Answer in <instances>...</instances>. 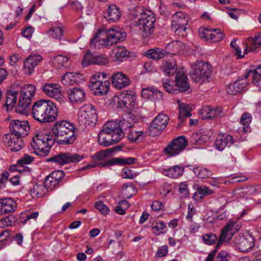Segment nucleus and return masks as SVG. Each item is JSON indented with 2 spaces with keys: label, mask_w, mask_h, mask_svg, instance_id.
Returning a JSON list of instances; mask_svg holds the SVG:
<instances>
[{
  "label": "nucleus",
  "mask_w": 261,
  "mask_h": 261,
  "mask_svg": "<svg viewBox=\"0 0 261 261\" xmlns=\"http://www.w3.org/2000/svg\"><path fill=\"white\" fill-rule=\"evenodd\" d=\"M232 137L229 135H219L215 141L216 148L219 151H222L226 147H230L233 144Z\"/></svg>",
  "instance_id": "obj_23"
},
{
  "label": "nucleus",
  "mask_w": 261,
  "mask_h": 261,
  "mask_svg": "<svg viewBox=\"0 0 261 261\" xmlns=\"http://www.w3.org/2000/svg\"><path fill=\"white\" fill-rule=\"evenodd\" d=\"M112 78L113 85L118 89L126 87L130 84V80L122 72L114 73Z\"/></svg>",
  "instance_id": "obj_24"
},
{
  "label": "nucleus",
  "mask_w": 261,
  "mask_h": 261,
  "mask_svg": "<svg viewBox=\"0 0 261 261\" xmlns=\"http://www.w3.org/2000/svg\"><path fill=\"white\" fill-rule=\"evenodd\" d=\"M9 127L11 132L9 135L22 137H25L28 135L30 129L28 121L19 120H13L10 123Z\"/></svg>",
  "instance_id": "obj_14"
},
{
  "label": "nucleus",
  "mask_w": 261,
  "mask_h": 261,
  "mask_svg": "<svg viewBox=\"0 0 261 261\" xmlns=\"http://www.w3.org/2000/svg\"><path fill=\"white\" fill-rule=\"evenodd\" d=\"M32 101V98L29 97L20 95L18 103L16 108V112L18 113L25 114L30 110L29 106Z\"/></svg>",
  "instance_id": "obj_31"
},
{
  "label": "nucleus",
  "mask_w": 261,
  "mask_h": 261,
  "mask_svg": "<svg viewBox=\"0 0 261 261\" xmlns=\"http://www.w3.org/2000/svg\"><path fill=\"white\" fill-rule=\"evenodd\" d=\"M65 173L62 170H56L52 172L45 179V184L52 190L62 181Z\"/></svg>",
  "instance_id": "obj_18"
},
{
  "label": "nucleus",
  "mask_w": 261,
  "mask_h": 261,
  "mask_svg": "<svg viewBox=\"0 0 261 261\" xmlns=\"http://www.w3.org/2000/svg\"><path fill=\"white\" fill-rule=\"evenodd\" d=\"M184 172V168L178 165L174 166L171 168L165 169L163 174L170 178H177L181 176Z\"/></svg>",
  "instance_id": "obj_35"
},
{
  "label": "nucleus",
  "mask_w": 261,
  "mask_h": 261,
  "mask_svg": "<svg viewBox=\"0 0 261 261\" xmlns=\"http://www.w3.org/2000/svg\"><path fill=\"white\" fill-rule=\"evenodd\" d=\"M154 93H159V96L160 97H162V92L156 90L154 89L153 88H147L145 89H143L142 91V96L144 98L148 99L150 98L151 97H152Z\"/></svg>",
  "instance_id": "obj_52"
},
{
  "label": "nucleus",
  "mask_w": 261,
  "mask_h": 261,
  "mask_svg": "<svg viewBox=\"0 0 261 261\" xmlns=\"http://www.w3.org/2000/svg\"><path fill=\"white\" fill-rule=\"evenodd\" d=\"M121 16V14L119 8L115 5H109L104 14V17L110 23L117 22Z\"/></svg>",
  "instance_id": "obj_22"
},
{
  "label": "nucleus",
  "mask_w": 261,
  "mask_h": 261,
  "mask_svg": "<svg viewBox=\"0 0 261 261\" xmlns=\"http://www.w3.org/2000/svg\"><path fill=\"white\" fill-rule=\"evenodd\" d=\"M48 33L53 38L60 39L63 34V31L60 27H53Z\"/></svg>",
  "instance_id": "obj_54"
},
{
  "label": "nucleus",
  "mask_w": 261,
  "mask_h": 261,
  "mask_svg": "<svg viewBox=\"0 0 261 261\" xmlns=\"http://www.w3.org/2000/svg\"><path fill=\"white\" fill-rule=\"evenodd\" d=\"M233 227V224L229 223L222 230L219 240L215 234L208 233L202 236L203 241L206 245H213L218 241L216 246V249H217L222 245L224 241H229L232 237L233 232L232 229Z\"/></svg>",
  "instance_id": "obj_7"
},
{
  "label": "nucleus",
  "mask_w": 261,
  "mask_h": 261,
  "mask_svg": "<svg viewBox=\"0 0 261 261\" xmlns=\"http://www.w3.org/2000/svg\"><path fill=\"white\" fill-rule=\"evenodd\" d=\"M260 36L257 35L254 38L249 37L246 43V48L244 51V54H247L248 51H253L256 49L257 46H259L260 41L259 40Z\"/></svg>",
  "instance_id": "obj_42"
},
{
  "label": "nucleus",
  "mask_w": 261,
  "mask_h": 261,
  "mask_svg": "<svg viewBox=\"0 0 261 261\" xmlns=\"http://www.w3.org/2000/svg\"><path fill=\"white\" fill-rule=\"evenodd\" d=\"M188 145L185 136H179L173 140L165 148V153L170 156L176 155L181 153Z\"/></svg>",
  "instance_id": "obj_10"
},
{
  "label": "nucleus",
  "mask_w": 261,
  "mask_h": 261,
  "mask_svg": "<svg viewBox=\"0 0 261 261\" xmlns=\"http://www.w3.org/2000/svg\"><path fill=\"white\" fill-rule=\"evenodd\" d=\"M225 37V35L219 29L212 30L210 39L214 42H218L222 40Z\"/></svg>",
  "instance_id": "obj_50"
},
{
  "label": "nucleus",
  "mask_w": 261,
  "mask_h": 261,
  "mask_svg": "<svg viewBox=\"0 0 261 261\" xmlns=\"http://www.w3.org/2000/svg\"><path fill=\"white\" fill-rule=\"evenodd\" d=\"M132 13L134 15V18H138V20L149 19V17L151 16L153 18H155L154 15L151 11L147 9L144 10L141 7L134 8Z\"/></svg>",
  "instance_id": "obj_32"
},
{
  "label": "nucleus",
  "mask_w": 261,
  "mask_h": 261,
  "mask_svg": "<svg viewBox=\"0 0 261 261\" xmlns=\"http://www.w3.org/2000/svg\"><path fill=\"white\" fill-rule=\"evenodd\" d=\"M78 120L81 125H95L97 121V115L94 106L89 105L81 109L78 113Z\"/></svg>",
  "instance_id": "obj_8"
},
{
  "label": "nucleus",
  "mask_w": 261,
  "mask_h": 261,
  "mask_svg": "<svg viewBox=\"0 0 261 261\" xmlns=\"http://www.w3.org/2000/svg\"><path fill=\"white\" fill-rule=\"evenodd\" d=\"M89 86L95 95L101 96L108 92L110 83L107 80L102 82V80H97L96 76H93L90 79Z\"/></svg>",
  "instance_id": "obj_12"
},
{
  "label": "nucleus",
  "mask_w": 261,
  "mask_h": 261,
  "mask_svg": "<svg viewBox=\"0 0 261 261\" xmlns=\"http://www.w3.org/2000/svg\"><path fill=\"white\" fill-rule=\"evenodd\" d=\"M250 74L252 75V83L257 87L261 88V65L258 66L255 70H250L246 73L245 79H247Z\"/></svg>",
  "instance_id": "obj_37"
},
{
  "label": "nucleus",
  "mask_w": 261,
  "mask_h": 261,
  "mask_svg": "<svg viewBox=\"0 0 261 261\" xmlns=\"http://www.w3.org/2000/svg\"><path fill=\"white\" fill-rule=\"evenodd\" d=\"M84 158L83 154L77 153L61 152L57 154L46 160V161L52 162L59 165H64L69 163H77Z\"/></svg>",
  "instance_id": "obj_9"
},
{
  "label": "nucleus",
  "mask_w": 261,
  "mask_h": 261,
  "mask_svg": "<svg viewBox=\"0 0 261 261\" xmlns=\"http://www.w3.org/2000/svg\"><path fill=\"white\" fill-rule=\"evenodd\" d=\"M238 249L242 252H247L254 246V239L251 234L239 236L234 240Z\"/></svg>",
  "instance_id": "obj_15"
},
{
  "label": "nucleus",
  "mask_w": 261,
  "mask_h": 261,
  "mask_svg": "<svg viewBox=\"0 0 261 261\" xmlns=\"http://www.w3.org/2000/svg\"><path fill=\"white\" fill-rule=\"evenodd\" d=\"M111 148H109L105 150L100 151L95 153L92 156L93 161L94 162L100 163V161H105V159L111 154Z\"/></svg>",
  "instance_id": "obj_48"
},
{
  "label": "nucleus",
  "mask_w": 261,
  "mask_h": 261,
  "mask_svg": "<svg viewBox=\"0 0 261 261\" xmlns=\"http://www.w3.org/2000/svg\"><path fill=\"white\" fill-rule=\"evenodd\" d=\"M36 91V88L34 85L27 84L24 85L21 89V95L23 96L29 97L32 98Z\"/></svg>",
  "instance_id": "obj_49"
},
{
  "label": "nucleus",
  "mask_w": 261,
  "mask_h": 261,
  "mask_svg": "<svg viewBox=\"0 0 261 261\" xmlns=\"http://www.w3.org/2000/svg\"><path fill=\"white\" fill-rule=\"evenodd\" d=\"M165 227L166 224L163 222L161 221L156 223L155 226L152 227V232L156 235H159L163 232L162 230L165 229Z\"/></svg>",
  "instance_id": "obj_60"
},
{
  "label": "nucleus",
  "mask_w": 261,
  "mask_h": 261,
  "mask_svg": "<svg viewBox=\"0 0 261 261\" xmlns=\"http://www.w3.org/2000/svg\"><path fill=\"white\" fill-rule=\"evenodd\" d=\"M68 61V58L66 56H64L61 55H58L54 59V63L55 65L57 64L58 67L65 66V64Z\"/></svg>",
  "instance_id": "obj_55"
},
{
  "label": "nucleus",
  "mask_w": 261,
  "mask_h": 261,
  "mask_svg": "<svg viewBox=\"0 0 261 261\" xmlns=\"http://www.w3.org/2000/svg\"><path fill=\"white\" fill-rule=\"evenodd\" d=\"M15 217L10 215L0 220V227H5L12 226L15 224Z\"/></svg>",
  "instance_id": "obj_53"
},
{
  "label": "nucleus",
  "mask_w": 261,
  "mask_h": 261,
  "mask_svg": "<svg viewBox=\"0 0 261 261\" xmlns=\"http://www.w3.org/2000/svg\"><path fill=\"white\" fill-rule=\"evenodd\" d=\"M193 172L199 178H207L211 175V172L206 168L196 167L193 169Z\"/></svg>",
  "instance_id": "obj_51"
},
{
  "label": "nucleus",
  "mask_w": 261,
  "mask_h": 261,
  "mask_svg": "<svg viewBox=\"0 0 261 261\" xmlns=\"http://www.w3.org/2000/svg\"><path fill=\"white\" fill-rule=\"evenodd\" d=\"M23 137L22 136L7 134L5 135L3 141L12 151L16 152L20 150L24 146Z\"/></svg>",
  "instance_id": "obj_17"
},
{
  "label": "nucleus",
  "mask_w": 261,
  "mask_h": 261,
  "mask_svg": "<svg viewBox=\"0 0 261 261\" xmlns=\"http://www.w3.org/2000/svg\"><path fill=\"white\" fill-rule=\"evenodd\" d=\"M49 189V187H47L45 184V181L43 184H36L31 190L30 194L33 198H38L45 195Z\"/></svg>",
  "instance_id": "obj_34"
},
{
  "label": "nucleus",
  "mask_w": 261,
  "mask_h": 261,
  "mask_svg": "<svg viewBox=\"0 0 261 261\" xmlns=\"http://www.w3.org/2000/svg\"><path fill=\"white\" fill-rule=\"evenodd\" d=\"M136 158L129 157L127 158H115L107 161L108 165H132L135 163Z\"/></svg>",
  "instance_id": "obj_41"
},
{
  "label": "nucleus",
  "mask_w": 261,
  "mask_h": 261,
  "mask_svg": "<svg viewBox=\"0 0 261 261\" xmlns=\"http://www.w3.org/2000/svg\"><path fill=\"white\" fill-rule=\"evenodd\" d=\"M41 60L42 57L39 55H30L24 62L25 72H28L30 74H31L33 72L35 67Z\"/></svg>",
  "instance_id": "obj_25"
},
{
  "label": "nucleus",
  "mask_w": 261,
  "mask_h": 261,
  "mask_svg": "<svg viewBox=\"0 0 261 261\" xmlns=\"http://www.w3.org/2000/svg\"><path fill=\"white\" fill-rule=\"evenodd\" d=\"M113 52L115 56V61L118 63L122 62L129 54V51L125 47L120 46L115 47Z\"/></svg>",
  "instance_id": "obj_39"
},
{
  "label": "nucleus",
  "mask_w": 261,
  "mask_h": 261,
  "mask_svg": "<svg viewBox=\"0 0 261 261\" xmlns=\"http://www.w3.org/2000/svg\"><path fill=\"white\" fill-rule=\"evenodd\" d=\"M17 92L9 91L7 92V97L5 104L7 111L12 110L17 101Z\"/></svg>",
  "instance_id": "obj_38"
},
{
  "label": "nucleus",
  "mask_w": 261,
  "mask_h": 261,
  "mask_svg": "<svg viewBox=\"0 0 261 261\" xmlns=\"http://www.w3.org/2000/svg\"><path fill=\"white\" fill-rule=\"evenodd\" d=\"M222 116V112L220 108H212L210 106H205L201 110V118L203 119H213Z\"/></svg>",
  "instance_id": "obj_26"
},
{
  "label": "nucleus",
  "mask_w": 261,
  "mask_h": 261,
  "mask_svg": "<svg viewBox=\"0 0 261 261\" xmlns=\"http://www.w3.org/2000/svg\"><path fill=\"white\" fill-rule=\"evenodd\" d=\"M137 176V174L128 167H125L122 170V176L123 178L133 179Z\"/></svg>",
  "instance_id": "obj_57"
},
{
  "label": "nucleus",
  "mask_w": 261,
  "mask_h": 261,
  "mask_svg": "<svg viewBox=\"0 0 261 261\" xmlns=\"http://www.w3.org/2000/svg\"><path fill=\"white\" fill-rule=\"evenodd\" d=\"M95 206L102 215H107L109 212V208L101 201L96 202Z\"/></svg>",
  "instance_id": "obj_58"
},
{
  "label": "nucleus",
  "mask_w": 261,
  "mask_h": 261,
  "mask_svg": "<svg viewBox=\"0 0 261 261\" xmlns=\"http://www.w3.org/2000/svg\"><path fill=\"white\" fill-rule=\"evenodd\" d=\"M55 143L53 136L47 130H39L36 133L31 143L35 153L41 156H46Z\"/></svg>",
  "instance_id": "obj_4"
},
{
  "label": "nucleus",
  "mask_w": 261,
  "mask_h": 261,
  "mask_svg": "<svg viewBox=\"0 0 261 261\" xmlns=\"http://www.w3.org/2000/svg\"><path fill=\"white\" fill-rule=\"evenodd\" d=\"M175 84L178 88L179 90L181 92L186 91L190 88L187 77L183 71L180 70L176 72L175 76Z\"/></svg>",
  "instance_id": "obj_28"
},
{
  "label": "nucleus",
  "mask_w": 261,
  "mask_h": 261,
  "mask_svg": "<svg viewBox=\"0 0 261 261\" xmlns=\"http://www.w3.org/2000/svg\"><path fill=\"white\" fill-rule=\"evenodd\" d=\"M212 72L211 65L208 62L199 60L191 65L190 76L193 81L203 83L210 81Z\"/></svg>",
  "instance_id": "obj_6"
},
{
  "label": "nucleus",
  "mask_w": 261,
  "mask_h": 261,
  "mask_svg": "<svg viewBox=\"0 0 261 261\" xmlns=\"http://www.w3.org/2000/svg\"><path fill=\"white\" fill-rule=\"evenodd\" d=\"M188 20L185 15L182 12H177L172 16V22L171 27L175 31H185L187 29L186 25L188 24Z\"/></svg>",
  "instance_id": "obj_19"
},
{
  "label": "nucleus",
  "mask_w": 261,
  "mask_h": 261,
  "mask_svg": "<svg viewBox=\"0 0 261 261\" xmlns=\"http://www.w3.org/2000/svg\"><path fill=\"white\" fill-rule=\"evenodd\" d=\"M177 67L174 61H165L163 65V71L167 76L174 74L176 72Z\"/></svg>",
  "instance_id": "obj_46"
},
{
  "label": "nucleus",
  "mask_w": 261,
  "mask_h": 261,
  "mask_svg": "<svg viewBox=\"0 0 261 261\" xmlns=\"http://www.w3.org/2000/svg\"><path fill=\"white\" fill-rule=\"evenodd\" d=\"M32 114L35 120L41 123L53 122L58 116L56 105L51 101L43 99L34 103Z\"/></svg>",
  "instance_id": "obj_2"
},
{
  "label": "nucleus",
  "mask_w": 261,
  "mask_h": 261,
  "mask_svg": "<svg viewBox=\"0 0 261 261\" xmlns=\"http://www.w3.org/2000/svg\"><path fill=\"white\" fill-rule=\"evenodd\" d=\"M11 241L10 232L5 230L0 233V249L8 245Z\"/></svg>",
  "instance_id": "obj_47"
},
{
  "label": "nucleus",
  "mask_w": 261,
  "mask_h": 261,
  "mask_svg": "<svg viewBox=\"0 0 261 261\" xmlns=\"http://www.w3.org/2000/svg\"><path fill=\"white\" fill-rule=\"evenodd\" d=\"M163 86L164 89L169 93H174L176 90L174 89L173 86L170 83V81L168 79H163Z\"/></svg>",
  "instance_id": "obj_63"
},
{
  "label": "nucleus",
  "mask_w": 261,
  "mask_h": 261,
  "mask_svg": "<svg viewBox=\"0 0 261 261\" xmlns=\"http://www.w3.org/2000/svg\"><path fill=\"white\" fill-rule=\"evenodd\" d=\"M34 158L32 156L25 154L17 161V163L23 167V165L31 164Z\"/></svg>",
  "instance_id": "obj_62"
},
{
  "label": "nucleus",
  "mask_w": 261,
  "mask_h": 261,
  "mask_svg": "<svg viewBox=\"0 0 261 261\" xmlns=\"http://www.w3.org/2000/svg\"><path fill=\"white\" fill-rule=\"evenodd\" d=\"M109 62V59L106 55L87 50L82 60V64L83 66L89 64L107 65Z\"/></svg>",
  "instance_id": "obj_11"
},
{
  "label": "nucleus",
  "mask_w": 261,
  "mask_h": 261,
  "mask_svg": "<svg viewBox=\"0 0 261 261\" xmlns=\"http://www.w3.org/2000/svg\"><path fill=\"white\" fill-rule=\"evenodd\" d=\"M38 215L39 213L37 212L30 213L29 214L26 215L25 217H23L21 215L20 222L21 224L24 225L30 219H33L35 220L38 217Z\"/></svg>",
  "instance_id": "obj_61"
},
{
  "label": "nucleus",
  "mask_w": 261,
  "mask_h": 261,
  "mask_svg": "<svg viewBox=\"0 0 261 261\" xmlns=\"http://www.w3.org/2000/svg\"><path fill=\"white\" fill-rule=\"evenodd\" d=\"M128 139L132 142L142 140L143 138V132L137 130L135 126L127 132Z\"/></svg>",
  "instance_id": "obj_43"
},
{
  "label": "nucleus",
  "mask_w": 261,
  "mask_h": 261,
  "mask_svg": "<svg viewBox=\"0 0 261 261\" xmlns=\"http://www.w3.org/2000/svg\"><path fill=\"white\" fill-rule=\"evenodd\" d=\"M16 207V202L12 198L0 199V215L12 213L15 211Z\"/></svg>",
  "instance_id": "obj_21"
},
{
  "label": "nucleus",
  "mask_w": 261,
  "mask_h": 261,
  "mask_svg": "<svg viewBox=\"0 0 261 261\" xmlns=\"http://www.w3.org/2000/svg\"><path fill=\"white\" fill-rule=\"evenodd\" d=\"M117 126L116 128L120 130V133L124 136V134H126L128 130H130L134 126V119L130 114L127 115L125 118H121L118 122H115Z\"/></svg>",
  "instance_id": "obj_20"
},
{
  "label": "nucleus",
  "mask_w": 261,
  "mask_h": 261,
  "mask_svg": "<svg viewBox=\"0 0 261 261\" xmlns=\"http://www.w3.org/2000/svg\"><path fill=\"white\" fill-rule=\"evenodd\" d=\"M169 51L162 49L160 48L150 49L146 53V56L150 59L155 60L161 59L164 58Z\"/></svg>",
  "instance_id": "obj_40"
},
{
  "label": "nucleus",
  "mask_w": 261,
  "mask_h": 261,
  "mask_svg": "<svg viewBox=\"0 0 261 261\" xmlns=\"http://www.w3.org/2000/svg\"><path fill=\"white\" fill-rule=\"evenodd\" d=\"M178 192L182 197H188L189 191L188 188V184L186 182H181L179 185Z\"/></svg>",
  "instance_id": "obj_59"
},
{
  "label": "nucleus",
  "mask_w": 261,
  "mask_h": 261,
  "mask_svg": "<svg viewBox=\"0 0 261 261\" xmlns=\"http://www.w3.org/2000/svg\"><path fill=\"white\" fill-rule=\"evenodd\" d=\"M168 116L162 113L159 114L152 121L149 126L150 135L160 134L166 128L168 121Z\"/></svg>",
  "instance_id": "obj_13"
},
{
  "label": "nucleus",
  "mask_w": 261,
  "mask_h": 261,
  "mask_svg": "<svg viewBox=\"0 0 261 261\" xmlns=\"http://www.w3.org/2000/svg\"><path fill=\"white\" fill-rule=\"evenodd\" d=\"M74 129V125L67 121L56 122L51 129L55 142L62 145L72 144L76 139Z\"/></svg>",
  "instance_id": "obj_3"
},
{
  "label": "nucleus",
  "mask_w": 261,
  "mask_h": 261,
  "mask_svg": "<svg viewBox=\"0 0 261 261\" xmlns=\"http://www.w3.org/2000/svg\"><path fill=\"white\" fill-rule=\"evenodd\" d=\"M115 121L106 123L98 136L99 144L104 147L110 146L120 141L123 138L120 130L116 128Z\"/></svg>",
  "instance_id": "obj_5"
},
{
  "label": "nucleus",
  "mask_w": 261,
  "mask_h": 261,
  "mask_svg": "<svg viewBox=\"0 0 261 261\" xmlns=\"http://www.w3.org/2000/svg\"><path fill=\"white\" fill-rule=\"evenodd\" d=\"M149 19L138 20V25L140 27V29L142 30L144 34V36H147L152 34L154 30V23L155 18H153L151 16L149 17Z\"/></svg>",
  "instance_id": "obj_27"
},
{
  "label": "nucleus",
  "mask_w": 261,
  "mask_h": 261,
  "mask_svg": "<svg viewBox=\"0 0 261 261\" xmlns=\"http://www.w3.org/2000/svg\"><path fill=\"white\" fill-rule=\"evenodd\" d=\"M229 254L225 251H221L216 257L217 261H229Z\"/></svg>",
  "instance_id": "obj_64"
},
{
  "label": "nucleus",
  "mask_w": 261,
  "mask_h": 261,
  "mask_svg": "<svg viewBox=\"0 0 261 261\" xmlns=\"http://www.w3.org/2000/svg\"><path fill=\"white\" fill-rule=\"evenodd\" d=\"M80 81L79 74L73 72H67L61 78L62 84L67 86L77 84Z\"/></svg>",
  "instance_id": "obj_36"
},
{
  "label": "nucleus",
  "mask_w": 261,
  "mask_h": 261,
  "mask_svg": "<svg viewBox=\"0 0 261 261\" xmlns=\"http://www.w3.org/2000/svg\"><path fill=\"white\" fill-rule=\"evenodd\" d=\"M213 193V191L207 187H199L197 189L195 193V196H198L199 198H202L205 195H210Z\"/></svg>",
  "instance_id": "obj_56"
},
{
  "label": "nucleus",
  "mask_w": 261,
  "mask_h": 261,
  "mask_svg": "<svg viewBox=\"0 0 261 261\" xmlns=\"http://www.w3.org/2000/svg\"><path fill=\"white\" fill-rule=\"evenodd\" d=\"M251 119V114L248 113H244L241 116L240 123L243 125V131L245 133L250 132V123Z\"/></svg>",
  "instance_id": "obj_45"
},
{
  "label": "nucleus",
  "mask_w": 261,
  "mask_h": 261,
  "mask_svg": "<svg viewBox=\"0 0 261 261\" xmlns=\"http://www.w3.org/2000/svg\"><path fill=\"white\" fill-rule=\"evenodd\" d=\"M135 95L133 91L123 92L118 97V107L121 109H130L134 107L136 100Z\"/></svg>",
  "instance_id": "obj_16"
},
{
  "label": "nucleus",
  "mask_w": 261,
  "mask_h": 261,
  "mask_svg": "<svg viewBox=\"0 0 261 261\" xmlns=\"http://www.w3.org/2000/svg\"><path fill=\"white\" fill-rule=\"evenodd\" d=\"M178 109V118L181 123L184 122L185 118H188L191 116V113L188 107L185 103H179Z\"/></svg>",
  "instance_id": "obj_44"
},
{
  "label": "nucleus",
  "mask_w": 261,
  "mask_h": 261,
  "mask_svg": "<svg viewBox=\"0 0 261 261\" xmlns=\"http://www.w3.org/2000/svg\"><path fill=\"white\" fill-rule=\"evenodd\" d=\"M61 87L56 84H46L43 87V92L48 96L56 99L61 98Z\"/></svg>",
  "instance_id": "obj_29"
},
{
  "label": "nucleus",
  "mask_w": 261,
  "mask_h": 261,
  "mask_svg": "<svg viewBox=\"0 0 261 261\" xmlns=\"http://www.w3.org/2000/svg\"><path fill=\"white\" fill-rule=\"evenodd\" d=\"M68 98L70 102H81L84 101L85 93L84 91L79 88H73L68 90Z\"/></svg>",
  "instance_id": "obj_30"
},
{
  "label": "nucleus",
  "mask_w": 261,
  "mask_h": 261,
  "mask_svg": "<svg viewBox=\"0 0 261 261\" xmlns=\"http://www.w3.org/2000/svg\"><path fill=\"white\" fill-rule=\"evenodd\" d=\"M246 82L243 80H239L230 83L227 88V92L230 95H235L243 90L246 87Z\"/></svg>",
  "instance_id": "obj_33"
},
{
  "label": "nucleus",
  "mask_w": 261,
  "mask_h": 261,
  "mask_svg": "<svg viewBox=\"0 0 261 261\" xmlns=\"http://www.w3.org/2000/svg\"><path fill=\"white\" fill-rule=\"evenodd\" d=\"M126 36L125 32L118 28H111L107 30L99 29L91 39L90 44L91 47L99 49L123 41Z\"/></svg>",
  "instance_id": "obj_1"
}]
</instances>
